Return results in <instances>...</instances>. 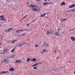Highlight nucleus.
<instances>
[{
  "instance_id": "obj_1",
  "label": "nucleus",
  "mask_w": 75,
  "mask_h": 75,
  "mask_svg": "<svg viewBox=\"0 0 75 75\" xmlns=\"http://www.w3.org/2000/svg\"><path fill=\"white\" fill-rule=\"evenodd\" d=\"M11 58V57H8L6 58H5L3 62H4L5 64H8V62H9V61L8 60V58Z\"/></svg>"
},
{
  "instance_id": "obj_2",
  "label": "nucleus",
  "mask_w": 75,
  "mask_h": 75,
  "mask_svg": "<svg viewBox=\"0 0 75 75\" xmlns=\"http://www.w3.org/2000/svg\"><path fill=\"white\" fill-rule=\"evenodd\" d=\"M32 11H40V8H39L38 9L37 8H33L32 9Z\"/></svg>"
},
{
  "instance_id": "obj_3",
  "label": "nucleus",
  "mask_w": 75,
  "mask_h": 75,
  "mask_svg": "<svg viewBox=\"0 0 75 75\" xmlns=\"http://www.w3.org/2000/svg\"><path fill=\"white\" fill-rule=\"evenodd\" d=\"M4 15L0 16V21H4Z\"/></svg>"
},
{
  "instance_id": "obj_4",
  "label": "nucleus",
  "mask_w": 75,
  "mask_h": 75,
  "mask_svg": "<svg viewBox=\"0 0 75 75\" xmlns=\"http://www.w3.org/2000/svg\"><path fill=\"white\" fill-rule=\"evenodd\" d=\"M11 30H12V28H10L9 29H8V30H4V31H5V32L6 33H9V31Z\"/></svg>"
},
{
  "instance_id": "obj_5",
  "label": "nucleus",
  "mask_w": 75,
  "mask_h": 75,
  "mask_svg": "<svg viewBox=\"0 0 75 75\" xmlns=\"http://www.w3.org/2000/svg\"><path fill=\"white\" fill-rule=\"evenodd\" d=\"M22 31H28V30H32V28H30L28 30H26L25 29L21 30Z\"/></svg>"
},
{
  "instance_id": "obj_6",
  "label": "nucleus",
  "mask_w": 75,
  "mask_h": 75,
  "mask_svg": "<svg viewBox=\"0 0 75 75\" xmlns=\"http://www.w3.org/2000/svg\"><path fill=\"white\" fill-rule=\"evenodd\" d=\"M43 45V47H48V46H49V45H48V44L46 43L45 42H44Z\"/></svg>"
},
{
  "instance_id": "obj_7",
  "label": "nucleus",
  "mask_w": 75,
  "mask_h": 75,
  "mask_svg": "<svg viewBox=\"0 0 75 75\" xmlns=\"http://www.w3.org/2000/svg\"><path fill=\"white\" fill-rule=\"evenodd\" d=\"M47 50H45V49H44L42 51V52H41V54H44V52H47Z\"/></svg>"
},
{
  "instance_id": "obj_8",
  "label": "nucleus",
  "mask_w": 75,
  "mask_h": 75,
  "mask_svg": "<svg viewBox=\"0 0 75 75\" xmlns=\"http://www.w3.org/2000/svg\"><path fill=\"white\" fill-rule=\"evenodd\" d=\"M53 35H57V36H60V34H58V31L56 33H53Z\"/></svg>"
},
{
  "instance_id": "obj_9",
  "label": "nucleus",
  "mask_w": 75,
  "mask_h": 75,
  "mask_svg": "<svg viewBox=\"0 0 75 75\" xmlns=\"http://www.w3.org/2000/svg\"><path fill=\"white\" fill-rule=\"evenodd\" d=\"M75 4H73L72 5L69 6V8H72V7H75Z\"/></svg>"
},
{
  "instance_id": "obj_10",
  "label": "nucleus",
  "mask_w": 75,
  "mask_h": 75,
  "mask_svg": "<svg viewBox=\"0 0 75 75\" xmlns=\"http://www.w3.org/2000/svg\"><path fill=\"white\" fill-rule=\"evenodd\" d=\"M23 45L22 43H20L18 44V47H22Z\"/></svg>"
},
{
  "instance_id": "obj_11",
  "label": "nucleus",
  "mask_w": 75,
  "mask_h": 75,
  "mask_svg": "<svg viewBox=\"0 0 75 75\" xmlns=\"http://www.w3.org/2000/svg\"><path fill=\"white\" fill-rule=\"evenodd\" d=\"M8 71H2L1 72H0V74H6V73H7Z\"/></svg>"
},
{
  "instance_id": "obj_12",
  "label": "nucleus",
  "mask_w": 75,
  "mask_h": 75,
  "mask_svg": "<svg viewBox=\"0 0 75 75\" xmlns=\"http://www.w3.org/2000/svg\"><path fill=\"white\" fill-rule=\"evenodd\" d=\"M66 20H67V18L63 19H61L60 21L61 22H64Z\"/></svg>"
},
{
  "instance_id": "obj_13",
  "label": "nucleus",
  "mask_w": 75,
  "mask_h": 75,
  "mask_svg": "<svg viewBox=\"0 0 75 75\" xmlns=\"http://www.w3.org/2000/svg\"><path fill=\"white\" fill-rule=\"evenodd\" d=\"M21 62V60H19L16 61L15 62V63H18V64H19V63H20V62Z\"/></svg>"
},
{
  "instance_id": "obj_14",
  "label": "nucleus",
  "mask_w": 75,
  "mask_h": 75,
  "mask_svg": "<svg viewBox=\"0 0 75 75\" xmlns=\"http://www.w3.org/2000/svg\"><path fill=\"white\" fill-rule=\"evenodd\" d=\"M70 38L72 41H75V38L74 37H71Z\"/></svg>"
},
{
  "instance_id": "obj_15",
  "label": "nucleus",
  "mask_w": 75,
  "mask_h": 75,
  "mask_svg": "<svg viewBox=\"0 0 75 75\" xmlns=\"http://www.w3.org/2000/svg\"><path fill=\"white\" fill-rule=\"evenodd\" d=\"M25 35V33H22L21 35V37H23V36H24V35Z\"/></svg>"
},
{
  "instance_id": "obj_16",
  "label": "nucleus",
  "mask_w": 75,
  "mask_h": 75,
  "mask_svg": "<svg viewBox=\"0 0 75 75\" xmlns=\"http://www.w3.org/2000/svg\"><path fill=\"white\" fill-rule=\"evenodd\" d=\"M7 50L6 49H5L4 50V52L2 53V54H3V53H5V54L6 53H7Z\"/></svg>"
},
{
  "instance_id": "obj_17",
  "label": "nucleus",
  "mask_w": 75,
  "mask_h": 75,
  "mask_svg": "<svg viewBox=\"0 0 75 75\" xmlns=\"http://www.w3.org/2000/svg\"><path fill=\"white\" fill-rule=\"evenodd\" d=\"M36 58H34L31 60V61H36Z\"/></svg>"
},
{
  "instance_id": "obj_18",
  "label": "nucleus",
  "mask_w": 75,
  "mask_h": 75,
  "mask_svg": "<svg viewBox=\"0 0 75 75\" xmlns=\"http://www.w3.org/2000/svg\"><path fill=\"white\" fill-rule=\"evenodd\" d=\"M37 65H38V63L35 64L33 65H32V67H35V66H37Z\"/></svg>"
},
{
  "instance_id": "obj_19",
  "label": "nucleus",
  "mask_w": 75,
  "mask_h": 75,
  "mask_svg": "<svg viewBox=\"0 0 75 75\" xmlns=\"http://www.w3.org/2000/svg\"><path fill=\"white\" fill-rule=\"evenodd\" d=\"M50 31L49 32V31H46V34H47V35H48L49 34H50Z\"/></svg>"
},
{
  "instance_id": "obj_20",
  "label": "nucleus",
  "mask_w": 75,
  "mask_h": 75,
  "mask_svg": "<svg viewBox=\"0 0 75 75\" xmlns=\"http://www.w3.org/2000/svg\"><path fill=\"white\" fill-rule=\"evenodd\" d=\"M75 28H74L73 29L69 30V32H71V31H74V30H75Z\"/></svg>"
},
{
  "instance_id": "obj_21",
  "label": "nucleus",
  "mask_w": 75,
  "mask_h": 75,
  "mask_svg": "<svg viewBox=\"0 0 75 75\" xmlns=\"http://www.w3.org/2000/svg\"><path fill=\"white\" fill-rule=\"evenodd\" d=\"M20 32H22L21 30H18L16 32V33H20Z\"/></svg>"
},
{
  "instance_id": "obj_22",
  "label": "nucleus",
  "mask_w": 75,
  "mask_h": 75,
  "mask_svg": "<svg viewBox=\"0 0 75 75\" xmlns=\"http://www.w3.org/2000/svg\"><path fill=\"white\" fill-rule=\"evenodd\" d=\"M16 47H15V48L13 49L11 51V52H14L15 50V49H16Z\"/></svg>"
},
{
  "instance_id": "obj_23",
  "label": "nucleus",
  "mask_w": 75,
  "mask_h": 75,
  "mask_svg": "<svg viewBox=\"0 0 75 75\" xmlns=\"http://www.w3.org/2000/svg\"><path fill=\"white\" fill-rule=\"evenodd\" d=\"M50 32L51 33V34H53V33H54V32L53 31H52V30H50Z\"/></svg>"
},
{
  "instance_id": "obj_24",
  "label": "nucleus",
  "mask_w": 75,
  "mask_h": 75,
  "mask_svg": "<svg viewBox=\"0 0 75 75\" xmlns=\"http://www.w3.org/2000/svg\"><path fill=\"white\" fill-rule=\"evenodd\" d=\"M9 71H14V68H11L9 69Z\"/></svg>"
},
{
  "instance_id": "obj_25",
  "label": "nucleus",
  "mask_w": 75,
  "mask_h": 75,
  "mask_svg": "<svg viewBox=\"0 0 75 75\" xmlns=\"http://www.w3.org/2000/svg\"><path fill=\"white\" fill-rule=\"evenodd\" d=\"M48 4V2H45L43 4L44 5H47Z\"/></svg>"
},
{
  "instance_id": "obj_26",
  "label": "nucleus",
  "mask_w": 75,
  "mask_h": 75,
  "mask_svg": "<svg viewBox=\"0 0 75 75\" xmlns=\"http://www.w3.org/2000/svg\"><path fill=\"white\" fill-rule=\"evenodd\" d=\"M30 24H31V23L30 22V23H29L28 24H26V25H27V27H29V26H30Z\"/></svg>"
},
{
  "instance_id": "obj_27",
  "label": "nucleus",
  "mask_w": 75,
  "mask_h": 75,
  "mask_svg": "<svg viewBox=\"0 0 75 75\" xmlns=\"http://www.w3.org/2000/svg\"><path fill=\"white\" fill-rule=\"evenodd\" d=\"M63 68L64 67H60L58 69H56V70H60V69H61V68Z\"/></svg>"
},
{
  "instance_id": "obj_28",
  "label": "nucleus",
  "mask_w": 75,
  "mask_h": 75,
  "mask_svg": "<svg viewBox=\"0 0 75 75\" xmlns=\"http://www.w3.org/2000/svg\"><path fill=\"white\" fill-rule=\"evenodd\" d=\"M61 5H65V2H62L61 4Z\"/></svg>"
},
{
  "instance_id": "obj_29",
  "label": "nucleus",
  "mask_w": 75,
  "mask_h": 75,
  "mask_svg": "<svg viewBox=\"0 0 75 75\" xmlns=\"http://www.w3.org/2000/svg\"><path fill=\"white\" fill-rule=\"evenodd\" d=\"M17 41V40H16L12 41V42H11V44H14V43L15 42V41Z\"/></svg>"
},
{
  "instance_id": "obj_30",
  "label": "nucleus",
  "mask_w": 75,
  "mask_h": 75,
  "mask_svg": "<svg viewBox=\"0 0 75 75\" xmlns=\"http://www.w3.org/2000/svg\"><path fill=\"white\" fill-rule=\"evenodd\" d=\"M30 61V59L29 58H28L27 60V62H29V61Z\"/></svg>"
},
{
  "instance_id": "obj_31",
  "label": "nucleus",
  "mask_w": 75,
  "mask_h": 75,
  "mask_svg": "<svg viewBox=\"0 0 75 75\" xmlns=\"http://www.w3.org/2000/svg\"><path fill=\"white\" fill-rule=\"evenodd\" d=\"M33 7H36V8H37L38 7V6H36V5H33Z\"/></svg>"
},
{
  "instance_id": "obj_32",
  "label": "nucleus",
  "mask_w": 75,
  "mask_h": 75,
  "mask_svg": "<svg viewBox=\"0 0 75 75\" xmlns=\"http://www.w3.org/2000/svg\"><path fill=\"white\" fill-rule=\"evenodd\" d=\"M26 16H27V15H25V16H24V17H23L22 18V20H23V19H24V18H25V17H26Z\"/></svg>"
},
{
  "instance_id": "obj_33",
  "label": "nucleus",
  "mask_w": 75,
  "mask_h": 75,
  "mask_svg": "<svg viewBox=\"0 0 75 75\" xmlns=\"http://www.w3.org/2000/svg\"><path fill=\"white\" fill-rule=\"evenodd\" d=\"M35 20H34V21H32L30 23H34V22H35Z\"/></svg>"
},
{
  "instance_id": "obj_34",
  "label": "nucleus",
  "mask_w": 75,
  "mask_h": 75,
  "mask_svg": "<svg viewBox=\"0 0 75 75\" xmlns=\"http://www.w3.org/2000/svg\"><path fill=\"white\" fill-rule=\"evenodd\" d=\"M29 7H33V5H30L29 6Z\"/></svg>"
},
{
  "instance_id": "obj_35",
  "label": "nucleus",
  "mask_w": 75,
  "mask_h": 75,
  "mask_svg": "<svg viewBox=\"0 0 75 75\" xmlns=\"http://www.w3.org/2000/svg\"><path fill=\"white\" fill-rule=\"evenodd\" d=\"M22 43V44H23V45L27 44V43H26V42H24L23 43Z\"/></svg>"
},
{
  "instance_id": "obj_36",
  "label": "nucleus",
  "mask_w": 75,
  "mask_h": 75,
  "mask_svg": "<svg viewBox=\"0 0 75 75\" xmlns=\"http://www.w3.org/2000/svg\"><path fill=\"white\" fill-rule=\"evenodd\" d=\"M42 64V62L38 63V65H39V64Z\"/></svg>"
},
{
  "instance_id": "obj_37",
  "label": "nucleus",
  "mask_w": 75,
  "mask_h": 75,
  "mask_svg": "<svg viewBox=\"0 0 75 75\" xmlns=\"http://www.w3.org/2000/svg\"><path fill=\"white\" fill-rule=\"evenodd\" d=\"M33 67V68L34 69H37V67Z\"/></svg>"
},
{
  "instance_id": "obj_38",
  "label": "nucleus",
  "mask_w": 75,
  "mask_h": 75,
  "mask_svg": "<svg viewBox=\"0 0 75 75\" xmlns=\"http://www.w3.org/2000/svg\"><path fill=\"white\" fill-rule=\"evenodd\" d=\"M6 22V23H9L10 22V20H8Z\"/></svg>"
},
{
  "instance_id": "obj_39",
  "label": "nucleus",
  "mask_w": 75,
  "mask_h": 75,
  "mask_svg": "<svg viewBox=\"0 0 75 75\" xmlns=\"http://www.w3.org/2000/svg\"><path fill=\"white\" fill-rule=\"evenodd\" d=\"M71 11H75V9L70 10Z\"/></svg>"
},
{
  "instance_id": "obj_40",
  "label": "nucleus",
  "mask_w": 75,
  "mask_h": 75,
  "mask_svg": "<svg viewBox=\"0 0 75 75\" xmlns=\"http://www.w3.org/2000/svg\"><path fill=\"white\" fill-rule=\"evenodd\" d=\"M69 51V49H68L65 52H68V51Z\"/></svg>"
},
{
  "instance_id": "obj_41",
  "label": "nucleus",
  "mask_w": 75,
  "mask_h": 75,
  "mask_svg": "<svg viewBox=\"0 0 75 75\" xmlns=\"http://www.w3.org/2000/svg\"><path fill=\"white\" fill-rule=\"evenodd\" d=\"M61 29V28H58V31H59V30H60Z\"/></svg>"
},
{
  "instance_id": "obj_42",
  "label": "nucleus",
  "mask_w": 75,
  "mask_h": 75,
  "mask_svg": "<svg viewBox=\"0 0 75 75\" xmlns=\"http://www.w3.org/2000/svg\"><path fill=\"white\" fill-rule=\"evenodd\" d=\"M42 15L43 16H45V15H46V13H45L44 14H43Z\"/></svg>"
},
{
  "instance_id": "obj_43",
  "label": "nucleus",
  "mask_w": 75,
  "mask_h": 75,
  "mask_svg": "<svg viewBox=\"0 0 75 75\" xmlns=\"http://www.w3.org/2000/svg\"><path fill=\"white\" fill-rule=\"evenodd\" d=\"M35 47H38V45H36Z\"/></svg>"
},
{
  "instance_id": "obj_44",
  "label": "nucleus",
  "mask_w": 75,
  "mask_h": 75,
  "mask_svg": "<svg viewBox=\"0 0 75 75\" xmlns=\"http://www.w3.org/2000/svg\"><path fill=\"white\" fill-rule=\"evenodd\" d=\"M2 45H3V44L1 43V42H0V46Z\"/></svg>"
},
{
  "instance_id": "obj_45",
  "label": "nucleus",
  "mask_w": 75,
  "mask_h": 75,
  "mask_svg": "<svg viewBox=\"0 0 75 75\" xmlns=\"http://www.w3.org/2000/svg\"><path fill=\"white\" fill-rule=\"evenodd\" d=\"M50 4H53L52 2H50Z\"/></svg>"
},
{
  "instance_id": "obj_46",
  "label": "nucleus",
  "mask_w": 75,
  "mask_h": 75,
  "mask_svg": "<svg viewBox=\"0 0 75 75\" xmlns=\"http://www.w3.org/2000/svg\"><path fill=\"white\" fill-rule=\"evenodd\" d=\"M44 16H43V15H41L40 16V17H43Z\"/></svg>"
},
{
  "instance_id": "obj_47",
  "label": "nucleus",
  "mask_w": 75,
  "mask_h": 75,
  "mask_svg": "<svg viewBox=\"0 0 75 75\" xmlns=\"http://www.w3.org/2000/svg\"><path fill=\"white\" fill-rule=\"evenodd\" d=\"M9 42H11H11H12V41H9Z\"/></svg>"
},
{
  "instance_id": "obj_48",
  "label": "nucleus",
  "mask_w": 75,
  "mask_h": 75,
  "mask_svg": "<svg viewBox=\"0 0 75 75\" xmlns=\"http://www.w3.org/2000/svg\"><path fill=\"white\" fill-rule=\"evenodd\" d=\"M71 10H69V11H69V12H71V11H70Z\"/></svg>"
},
{
  "instance_id": "obj_49",
  "label": "nucleus",
  "mask_w": 75,
  "mask_h": 75,
  "mask_svg": "<svg viewBox=\"0 0 75 75\" xmlns=\"http://www.w3.org/2000/svg\"><path fill=\"white\" fill-rule=\"evenodd\" d=\"M36 1H40L41 0H36Z\"/></svg>"
},
{
  "instance_id": "obj_50",
  "label": "nucleus",
  "mask_w": 75,
  "mask_h": 75,
  "mask_svg": "<svg viewBox=\"0 0 75 75\" xmlns=\"http://www.w3.org/2000/svg\"><path fill=\"white\" fill-rule=\"evenodd\" d=\"M27 45L29 46V44H27Z\"/></svg>"
},
{
  "instance_id": "obj_51",
  "label": "nucleus",
  "mask_w": 75,
  "mask_h": 75,
  "mask_svg": "<svg viewBox=\"0 0 75 75\" xmlns=\"http://www.w3.org/2000/svg\"><path fill=\"white\" fill-rule=\"evenodd\" d=\"M54 52H57V51H56V50H55Z\"/></svg>"
},
{
  "instance_id": "obj_52",
  "label": "nucleus",
  "mask_w": 75,
  "mask_h": 75,
  "mask_svg": "<svg viewBox=\"0 0 75 75\" xmlns=\"http://www.w3.org/2000/svg\"><path fill=\"white\" fill-rule=\"evenodd\" d=\"M23 20V19H22L21 20L19 21H21V20Z\"/></svg>"
},
{
  "instance_id": "obj_53",
  "label": "nucleus",
  "mask_w": 75,
  "mask_h": 75,
  "mask_svg": "<svg viewBox=\"0 0 75 75\" xmlns=\"http://www.w3.org/2000/svg\"><path fill=\"white\" fill-rule=\"evenodd\" d=\"M29 4V3H27V4Z\"/></svg>"
},
{
  "instance_id": "obj_54",
  "label": "nucleus",
  "mask_w": 75,
  "mask_h": 75,
  "mask_svg": "<svg viewBox=\"0 0 75 75\" xmlns=\"http://www.w3.org/2000/svg\"><path fill=\"white\" fill-rule=\"evenodd\" d=\"M6 1H8V0H6Z\"/></svg>"
},
{
  "instance_id": "obj_55",
  "label": "nucleus",
  "mask_w": 75,
  "mask_h": 75,
  "mask_svg": "<svg viewBox=\"0 0 75 75\" xmlns=\"http://www.w3.org/2000/svg\"><path fill=\"white\" fill-rule=\"evenodd\" d=\"M71 62H69V63L70 64V63H71Z\"/></svg>"
},
{
  "instance_id": "obj_56",
  "label": "nucleus",
  "mask_w": 75,
  "mask_h": 75,
  "mask_svg": "<svg viewBox=\"0 0 75 75\" xmlns=\"http://www.w3.org/2000/svg\"><path fill=\"white\" fill-rule=\"evenodd\" d=\"M1 25L0 24V26H1Z\"/></svg>"
},
{
  "instance_id": "obj_57",
  "label": "nucleus",
  "mask_w": 75,
  "mask_h": 75,
  "mask_svg": "<svg viewBox=\"0 0 75 75\" xmlns=\"http://www.w3.org/2000/svg\"><path fill=\"white\" fill-rule=\"evenodd\" d=\"M47 0H45V1H47Z\"/></svg>"
},
{
  "instance_id": "obj_58",
  "label": "nucleus",
  "mask_w": 75,
  "mask_h": 75,
  "mask_svg": "<svg viewBox=\"0 0 75 75\" xmlns=\"http://www.w3.org/2000/svg\"><path fill=\"white\" fill-rule=\"evenodd\" d=\"M50 0H48V1H50Z\"/></svg>"
},
{
  "instance_id": "obj_59",
  "label": "nucleus",
  "mask_w": 75,
  "mask_h": 75,
  "mask_svg": "<svg viewBox=\"0 0 75 75\" xmlns=\"http://www.w3.org/2000/svg\"><path fill=\"white\" fill-rule=\"evenodd\" d=\"M21 16H23V14H21Z\"/></svg>"
},
{
  "instance_id": "obj_60",
  "label": "nucleus",
  "mask_w": 75,
  "mask_h": 75,
  "mask_svg": "<svg viewBox=\"0 0 75 75\" xmlns=\"http://www.w3.org/2000/svg\"><path fill=\"white\" fill-rule=\"evenodd\" d=\"M12 0H11V1H12Z\"/></svg>"
},
{
  "instance_id": "obj_61",
  "label": "nucleus",
  "mask_w": 75,
  "mask_h": 75,
  "mask_svg": "<svg viewBox=\"0 0 75 75\" xmlns=\"http://www.w3.org/2000/svg\"><path fill=\"white\" fill-rule=\"evenodd\" d=\"M1 36V35H0V37Z\"/></svg>"
},
{
  "instance_id": "obj_62",
  "label": "nucleus",
  "mask_w": 75,
  "mask_h": 75,
  "mask_svg": "<svg viewBox=\"0 0 75 75\" xmlns=\"http://www.w3.org/2000/svg\"><path fill=\"white\" fill-rule=\"evenodd\" d=\"M64 55H65V53L64 54Z\"/></svg>"
}]
</instances>
